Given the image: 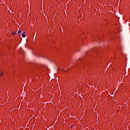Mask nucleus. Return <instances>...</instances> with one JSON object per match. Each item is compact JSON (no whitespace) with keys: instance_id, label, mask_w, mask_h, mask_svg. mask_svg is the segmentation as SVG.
<instances>
[{"instance_id":"nucleus-1","label":"nucleus","mask_w":130,"mask_h":130,"mask_svg":"<svg viewBox=\"0 0 130 130\" xmlns=\"http://www.w3.org/2000/svg\"><path fill=\"white\" fill-rule=\"evenodd\" d=\"M21 33H22V31H21V29H19L17 32V34L20 36V35H21Z\"/></svg>"},{"instance_id":"nucleus-2","label":"nucleus","mask_w":130,"mask_h":130,"mask_svg":"<svg viewBox=\"0 0 130 130\" xmlns=\"http://www.w3.org/2000/svg\"><path fill=\"white\" fill-rule=\"evenodd\" d=\"M12 35H16V34H17V33H16V32H15V31H13L12 32Z\"/></svg>"},{"instance_id":"nucleus-3","label":"nucleus","mask_w":130,"mask_h":130,"mask_svg":"<svg viewBox=\"0 0 130 130\" xmlns=\"http://www.w3.org/2000/svg\"><path fill=\"white\" fill-rule=\"evenodd\" d=\"M22 37H26V35H25L24 34H22Z\"/></svg>"},{"instance_id":"nucleus-4","label":"nucleus","mask_w":130,"mask_h":130,"mask_svg":"<svg viewBox=\"0 0 130 130\" xmlns=\"http://www.w3.org/2000/svg\"><path fill=\"white\" fill-rule=\"evenodd\" d=\"M3 75H4V73H2V72L0 73V76H1V77H2Z\"/></svg>"},{"instance_id":"nucleus-5","label":"nucleus","mask_w":130,"mask_h":130,"mask_svg":"<svg viewBox=\"0 0 130 130\" xmlns=\"http://www.w3.org/2000/svg\"><path fill=\"white\" fill-rule=\"evenodd\" d=\"M26 34V32L24 31L23 34Z\"/></svg>"},{"instance_id":"nucleus-6","label":"nucleus","mask_w":130,"mask_h":130,"mask_svg":"<svg viewBox=\"0 0 130 130\" xmlns=\"http://www.w3.org/2000/svg\"><path fill=\"white\" fill-rule=\"evenodd\" d=\"M73 126H74L73 125H72V126H71V128H72Z\"/></svg>"}]
</instances>
